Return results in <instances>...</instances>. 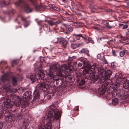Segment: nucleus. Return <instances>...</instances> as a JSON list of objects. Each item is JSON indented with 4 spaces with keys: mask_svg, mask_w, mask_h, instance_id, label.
<instances>
[{
    "mask_svg": "<svg viewBox=\"0 0 129 129\" xmlns=\"http://www.w3.org/2000/svg\"><path fill=\"white\" fill-rule=\"evenodd\" d=\"M54 10L58 11H60V9L58 8H57L56 7L54 8Z\"/></svg>",
    "mask_w": 129,
    "mask_h": 129,
    "instance_id": "nucleus-56",
    "label": "nucleus"
},
{
    "mask_svg": "<svg viewBox=\"0 0 129 129\" xmlns=\"http://www.w3.org/2000/svg\"><path fill=\"white\" fill-rule=\"evenodd\" d=\"M89 51L86 48H83L80 51V52L82 53H85L88 56H89Z\"/></svg>",
    "mask_w": 129,
    "mask_h": 129,
    "instance_id": "nucleus-26",
    "label": "nucleus"
},
{
    "mask_svg": "<svg viewBox=\"0 0 129 129\" xmlns=\"http://www.w3.org/2000/svg\"><path fill=\"white\" fill-rule=\"evenodd\" d=\"M96 70L98 71V74L100 75L104 76V75L105 72L104 69L102 67H96V66L95 67V68L94 71Z\"/></svg>",
    "mask_w": 129,
    "mask_h": 129,
    "instance_id": "nucleus-13",
    "label": "nucleus"
},
{
    "mask_svg": "<svg viewBox=\"0 0 129 129\" xmlns=\"http://www.w3.org/2000/svg\"><path fill=\"white\" fill-rule=\"evenodd\" d=\"M82 61H85L83 60L80 58L78 59V60L77 61H75L73 63L74 64V66H75L77 64V63H78V67H81L82 65V64H83V63L82 62Z\"/></svg>",
    "mask_w": 129,
    "mask_h": 129,
    "instance_id": "nucleus-17",
    "label": "nucleus"
},
{
    "mask_svg": "<svg viewBox=\"0 0 129 129\" xmlns=\"http://www.w3.org/2000/svg\"><path fill=\"white\" fill-rule=\"evenodd\" d=\"M31 91H27L23 95V97L25 99V100H29L31 98Z\"/></svg>",
    "mask_w": 129,
    "mask_h": 129,
    "instance_id": "nucleus-12",
    "label": "nucleus"
},
{
    "mask_svg": "<svg viewBox=\"0 0 129 129\" xmlns=\"http://www.w3.org/2000/svg\"><path fill=\"white\" fill-rule=\"evenodd\" d=\"M103 64H108V63L107 62V60L105 58H104L103 59Z\"/></svg>",
    "mask_w": 129,
    "mask_h": 129,
    "instance_id": "nucleus-48",
    "label": "nucleus"
},
{
    "mask_svg": "<svg viewBox=\"0 0 129 129\" xmlns=\"http://www.w3.org/2000/svg\"><path fill=\"white\" fill-rule=\"evenodd\" d=\"M101 77L100 80V82L101 83H103L106 80L108 79L106 78V77L105 76H102L101 75Z\"/></svg>",
    "mask_w": 129,
    "mask_h": 129,
    "instance_id": "nucleus-28",
    "label": "nucleus"
},
{
    "mask_svg": "<svg viewBox=\"0 0 129 129\" xmlns=\"http://www.w3.org/2000/svg\"><path fill=\"white\" fill-rule=\"evenodd\" d=\"M84 39L85 40L86 43H93L94 42L92 40V39L88 36H86L85 35Z\"/></svg>",
    "mask_w": 129,
    "mask_h": 129,
    "instance_id": "nucleus-20",
    "label": "nucleus"
},
{
    "mask_svg": "<svg viewBox=\"0 0 129 129\" xmlns=\"http://www.w3.org/2000/svg\"><path fill=\"white\" fill-rule=\"evenodd\" d=\"M3 123L2 122H0V129H1L3 127Z\"/></svg>",
    "mask_w": 129,
    "mask_h": 129,
    "instance_id": "nucleus-58",
    "label": "nucleus"
},
{
    "mask_svg": "<svg viewBox=\"0 0 129 129\" xmlns=\"http://www.w3.org/2000/svg\"><path fill=\"white\" fill-rule=\"evenodd\" d=\"M122 82L123 87L125 89H126L129 87V80L124 79Z\"/></svg>",
    "mask_w": 129,
    "mask_h": 129,
    "instance_id": "nucleus-16",
    "label": "nucleus"
},
{
    "mask_svg": "<svg viewBox=\"0 0 129 129\" xmlns=\"http://www.w3.org/2000/svg\"><path fill=\"white\" fill-rule=\"evenodd\" d=\"M40 61L42 62H44L45 60V58L42 57H40Z\"/></svg>",
    "mask_w": 129,
    "mask_h": 129,
    "instance_id": "nucleus-46",
    "label": "nucleus"
},
{
    "mask_svg": "<svg viewBox=\"0 0 129 129\" xmlns=\"http://www.w3.org/2000/svg\"><path fill=\"white\" fill-rule=\"evenodd\" d=\"M57 42H54V43L55 44L59 43L61 45L62 47L65 48L67 47V42L64 38H57Z\"/></svg>",
    "mask_w": 129,
    "mask_h": 129,
    "instance_id": "nucleus-9",
    "label": "nucleus"
},
{
    "mask_svg": "<svg viewBox=\"0 0 129 129\" xmlns=\"http://www.w3.org/2000/svg\"><path fill=\"white\" fill-rule=\"evenodd\" d=\"M29 120L28 119H25L24 120L22 124L26 127L29 124Z\"/></svg>",
    "mask_w": 129,
    "mask_h": 129,
    "instance_id": "nucleus-27",
    "label": "nucleus"
},
{
    "mask_svg": "<svg viewBox=\"0 0 129 129\" xmlns=\"http://www.w3.org/2000/svg\"><path fill=\"white\" fill-rule=\"evenodd\" d=\"M17 117L18 118L21 119L24 117V116L23 114V113L22 112H21L18 113Z\"/></svg>",
    "mask_w": 129,
    "mask_h": 129,
    "instance_id": "nucleus-31",
    "label": "nucleus"
},
{
    "mask_svg": "<svg viewBox=\"0 0 129 129\" xmlns=\"http://www.w3.org/2000/svg\"><path fill=\"white\" fill-rule=\"evenodd\" d=\"M34 100H38L39 97V93L38 91H34Z\"/></svg>",
    "mask_w": 129,
    "mask_h": 129,
    "instance_id": "nucleus-24",
    "label": "nucleus"
},
{
    "mask_svg": "<svg viewBox=\"0 0 129 129\" xmlns=\"http://www.w3.org/2000/svg\"><path fill=\"white\" fill-rule=\"evenodd\" d=\"M103 86L100 87L98 89V91L100 94H104L106 91V89L105 88H103Z\"/></svg>",
    "mask_w": 129,
    "mask_h": 129,
    "instance_id": "nucleus-22",
    "label": "nucleus"
},
{
    "mask_svg": "<svg viewBox=\"0 0 129 129\" xmlns=\"http://www.w3.org/2000/svg\"><path fill=\"white\" fill-rule=\"evenodd\" d=\"M78 23L77 22H74V25H76L77 24H78Z\"/></svg>",
    "mask_w": 129,
    "mask_h": 129,
    "instance_id": "nucleus-64",
    "label": "nucleus"
},
{
    "mask_svg": "<svg viewBox=\"0 0 129 129\" xmlns=\"http://www.w3.org/2000/svg\"><path fill=\"white\" fill-rule=\"evenodd\" d=\"M95 73L93 72L90 73L89 78L90 80H91L94 83L99 78V77L98 75H95Z\"/></svg>",
    "mask_w": 129,
    "mask_h": 129,
    "instance_id": "nucleus-10",
    "label": "nucleus"
},
{
    "mask_svg": "<svg viewBox=\"0 0 129 129\" xmlns=\"http://www.w3.org/2000/svg\"><path fill=\"white\" fill-rule=\"evenodd\" d=\"M104 24L105 25V27H106V26L108 25L109 24V23L106 21H104Z\"/></svg>",
    "mask_w": 129,
    "mask_h": 129,
    "instance_id": "nucleus-50",
    "label": "nucleus"
},
{
    "mask_svg": "<svg viewBox=\"0 0 129 129\" xmlns=\"http://www.w3.org/2000/svg\"><path fill=\"white\" fill-rule=\"evenodd\" d=\"M10 102L11 100L10 99H7L4 102V103L2 105V108L5 109L10 108L11 107L10 104Z\"/></svg>",
    "mask_w": 129,
    "mask_h": 129,
    "instance_id": "nucleus-11",
    "label": "nucleus"
},
{
    "mask_svg": "<svg viewBox=\"0 0 129 129\" xmlns=\"http://www.w3.org/2000/svg\"><path fill=\"white\" fill-rule=\"evenodd\" d=\"M50 7H51L53 9H54V8L56 7L54 5H51V6H50Z\"/></svg>",
    "mask_w": 129,
    "mask_h": 129,
    "instance_id": "nucleus-61",
    "label": "nucleus"
},
{
    "mask_svg": "<svg viewBox=\"0 0 129 129\" xmlns=\"http://www.w3.org/2000/svg\"><path fill=\"white\" fill-rule=\"evenodd\" d=\"M13 93H15L17 91V90L15 88L11 89L10 88L8 90Z\"/></svg>",
    "mask_w": 129,
    "mask_h": 129,
    "instance_id": "nucleus-41",
    "label": "nucleus"
},
{
    "mask_svg": "<svg viewBox=\"0 0 129 129\" xmlns=\"http://www.w3.org/2000/svg\"><path fill=\"white\" fill-rule=\"evenodd\" d=\"M114 27V26H111L109 25V24L106 26V27L108 29H111Z\"/></svg>",
    "mask_w": 129,
    "mask_h": 129,
    "instance_id": "nucleus-45",
    "label": "nucleus"
},
{
    "mask_svg": "<svg viewBox=\"0 0 129 129\" xmlns=\"http://www.w3.org/2000/svg\"><path fill=\"white\" fill-rule=\"evenodd\" d=\"M2 86H4V88L6 90H8L10 88L11 86V85L10 83H8L6 84L5 86H4L3 85Z\"/></svg>",
    "mask_w": 129,
    "mask_h": 129,
    "instance_id": "nucleus-30",
    "label": "nucleus"
},
{
    "mask_svg": "<svg viewBox=\"0 0 129 129\" xmlns=\"http://www.w3.org/2000/svg\"><path fill=\"white\" fill-rule=\"evenodd\" d=\"M47 22H48V24L51 26L53 25L56 26L57 24H59L60 23V21H59L54 22L52 20H47Z\"/></svg>",
    "mask_w": 129,
    "mask_h": 129,
    "instance_id": "nucleus-19",
    "label": "nucleus"
},
{
    "mask_svg": "<svg viewBox=\"0 0 129 129\" xmlns=\"http://www.w3.org/2000/svg\"><path fill=\"white\" fill-rule=\"evenodd\" d=\"M89 8L90 9V11L91 13L95 12L94 11L92 10V9H94V10H96V8H95L94 6L92 5H89Z\"/></svg>",
    "mask_w": 129,
    "mask_h": 129,
    "instance_id": "nucleus-36",
    "label": "nucleus"
},
{
    "mask_svg": "<svg viewBox=\"0 0 129 129\" xmlns=\"http://www.w3.org/2000/svg\"><path fill=\"white\" fill-rule=\"evenodd\" d=\"M26 127L24 126H23L22 127L21 126H20L18 129H25L26 128Z\"/></svg>",
    "mask_w": 129,
    "mask_h": 129,
    "instance_id": "nucleus-52",
    "label": "nucleus"
},
{
    "mask_svg": "<svg viewBox=\"0 0 129 129\" xmlns=\"http://www.w3.org/2000/svg\"><path fill=\"white\" fill-rule=\"evenodd\" d=\"M35 7V8L37 10H40L42 7L38 5L37 4V1L36 0H30Z\"/></svg>",
    "mask_w": 129,
    "mask_h": 129,
    "instance_id": "nucleus-15",
    "label": "nucleus"
},
{
    "mask_svg": "<svg viewBox=\"0 0 129 129\" xmlns=\"http://www.w3.org/2000/svg\"><path fill=\"white\" fill-rule=\"evenodd\" d=\"M12 117L11 115L7 116L5 117V120L6 121L10 122L13 120Z\"/></svg>",
    "mask_w": 129,
    "mask_h": 129,
    "instance_id": "nucleus-29",
    "label": "nucleus"
},
{
    "mask_svg": "<svg viewBox=\"0 0 129 129\" xmlns=\"http://www.w3.org/2000/svg\"><path fill=\"white\" fill-rule=\"evenodd\" d=\"M127 51L126 50H124L120 51L119 53L121 57L123 56L125 53H127Z\"/></svg>",
    "mask_w": 129,
    "mask_h": 129,
    "instance_id": "nucleus-33",
    "label": "nucleus"
},
{
    "mask_svg": "<svg viewBox=\"0 0 129 129\" xmlns=\"http://www.w3.org/2000/svg\"><path fill=\"white\" fill-rule=\"evenodd\" d=\"M112 73V72L110 70H108L106 72H105L104 76H105L106 77V78L108 79L111 75Z\"/></svg>",
    "mask_w": 129,
    "mask_h": 129,
    "instance_id": "nucleus-18",
    "label": "nucleus"
},
{
    "mask_svg": "<svg viewBox=\"0 0 129 129\" xmlns=\"http://www.w3.org/2000/svg\"><path fill=\"white\" fill-rule=\"evenodd\" d=\"M73 19H69L68 20V21L69 22H72L73 21Z\"/></svg>",
    "mask_w": 129,
    "mask_h": 129,
    "instance_id": "nucleus-62",
    "label": "nucleus"
},
{
    "mask_svg": "<svg viewBox=\"0 0 129 129\" xmlns=\"http://www.w3.org/2000/svg\"><path fill=\"white\" fill-rule=\"evenodd\" d=\"M107 39L108 38L107 37H103L99 38V39H100V40H101L102 41L103 40L105 39Z\"/></svg>",
    "mask_w": 129,
    "mask_h": 129,
    "instance_id": "nucleus-53",
    "label": "nucleus"
},
{
    "mask_svg": "<svg viewBox=\"0 0 129 129\" xmlns=\"http://www.w3.org/2000/svg\"><path fill=\"white\" fill-rule=\"evenodd\" d=\"M78 47L82 46L84 45L83 43H79L77 44Z\"/></svg>",
    "mask_w": 129,
    "mask_h": 129,
    "instance_id": "nucleus-43",
    "label": "nucleus"
},
{
    "mask_svg": "<svg viewBox=\"0 0 129 129\" xmlns=\"http://www.w3.org/2000/svg\"><path fill=\"white\" fill-rule=\"evenodd\" d=\"M75 58V57L74 56H69L68 60L69 61H72Z\"/></svg>",
    "mask_w": 129,
    "mask_h": 129,
    "instance_id": "nucleus-42",
    "label": "nucleus"
},
{
    "mask_svg": "<svg viewBox=\"0 0 129 129\" xmlns=\"http://www.w3.org/2000/svg\"><path fill=\"white\" fill-rule=\"evenodd\" d=\"M29 25V23L28 22H26L25 24L24 25V27H27Z\"/></svg>",
    "mask_w": 129,
    "mask_h": 129,
    "instance_id": "nucleus-51",
    "label": "nucleus"
},
{
    "mask_svg": "<svg viewBox=\"0 0 129 129\" xmlns=\"http://www.w3.org/2000/svg\"><path fill=\"white\" fill-rule=\"evenodd\" d=\"M127 98V96H123H123L122 95L120 96V98L123 100H124L126 99Z\"/></svg>",
    "mask_w": 129,
    "mask_h": 129,
    "instance_id": "nucleus-54",
    "label": "nucleus"
},
{
    "mask_svg": "<svg viewBox=\"0 0 129 129\" xmlns=\"http://www.w3.org/2000/svg\"><path fill=\"white\" fill-rule=\"evenodd\" d=\"M73 35L75 36V38L78 40H80L81 38V39H84V35H83L81 34H74Z\"/></svg>",
    "mask_w": 129,
    "mask_h": 129,
    "instance_id": "nucleus-21",
    "label": "nucleus"
},
{
    "mask_svg": "<svg viewBox=\"0 0 129 129\" xmlns=\"http://www.w3.org/2000/svg\"><path fill=\"white\" fill-rule=\"evenodd\" d=\"M17 81L15 77H13L12 78V83L14 86L17 84Z\"/></svg>",
    "mask_w": 129,
    "mask_h": 129,
    "instance_id": "nucleus-35",
    "label": "nucleus"
},
{
    "mask_svg": "<svg viewBox=\"0 0 129 129\" xmlns=\"http://www.w3.org/2000/svg\"><path fill=\"white\" fill-rule=\"evenodd\" d=\"M21 4L24 8L25 11L27 13L30 12L32 11V9L30 8L27 4L23 0H19L18 2L15 3L17 6H19Z\"/></svg>",
    "mask_w": 129,
    "mask_h": 129,
    "instance_id": "nucleus-6",
    "label": "nucleus"
},
{
    "mask_svg": "<svg viewBox=\"0 0 129 129\" xmlns=\"http://www.w3.org/2000/svg\"><path fill=\"white\" fill-rule=\"evenodd\" d=\"M128 27V26L127 24H124L122 28L123 29H124L127 28Z\"/></svg>",
    "mask_w": 129,
    "mask_h": 129,
    "instance_id": "nucleus-49",
    "label": "nucleus"
},
{
    "mask_svg": "<svg viewBox=\"0 0 129 129\" xmlns=\"http://www.w3.org/2000/svg\"><path fill=\"white\" fill-rule=\"evenodd\" d=\"M39 70V74L33 75H28L27 77L30 79L33 82L37 81L39 78H41V79L43 80L45 76V74L44 71L40 70Z\"/></svg>",
    "mask_w": 129,
    "mask_h": 129,
    "instance_id": "nucleus-4",
    "label": "nucleus"
},
{
    "mask_svg": "<svg viewBox=\"0 0 129 129\" xmlns=\"http://www.w3.org/2000/svg\"><path fill=\"white\" fill-rule=\"evenodd\" d=\"M71 48L73 49H75L78 47L77 44H72L71 45Z\"/></svg>",
    "mask_w": 129,
    "mask_h": 129,
    "instance_id": "nucleus-40",
    "label": "nucleus"
},
{
    "mask_svg": "<svg viewBox=\"0 0 129 129\" xmlns=\"http://www.w3.org/2000/svg\"><path fill=\"white\" fill-rule=\"evenodd\" d=\"M3 111H0V118L2 115L3 114Z\"/></svg>",
    "mask_w": 129,
    "mask_h": 129,
    "instance_id": "nucleus-59",
    "label": "nucleus"
},
{
    "mask_svg": "<svg viewBox=\"0 0 129 129\" xmlns=\"http://www.w3.org/2000/svg\"><path fill=\"white\" fill-rule=\"evenodd\" d=\"M38 129H44L42 125L39 126L38 128Z\"/></svg>",
    "mask_w": 129,
    "mask_h": 129,
    "instance_id": "nucleus-55",
    "label": "nucleus"
},
{
    "mask_svg": "<svg viewBox=\"0 0 129 129\" xmlns=\"http://www.w3.org/2000/svg\"><path fill=\"white\" fill-rule=\"evenodd\" d=\"M94 28V29L97 30L98 31L100 32L102 31V29L98 27L95 26Z\"/></svg>",
    "mask_w": 129,
    "mask_h": 129,
    "instance_id": "nucleus-44",
    "label": "nucleus"
},
{
    "mask_svg": "<svg viewBox=\"0 0 129 129\" xmlns=\"http://www.w3.org/2000/svg\"><path fill=\"white\" fill-rule=\"evenodd\" d=\"M68 66L66 64L61 65L60 68L61 71L63 75V73H64L63 75L66 78H69L70 80H71V78L70 77V76L69 75V72H67L66 71L68 70Z\"/></svg>",
    "mask_w": 129,
    "mask_h": 129,
    "instance_id": "nucleus-7",
    "label": "nucleus"
},
{
    "mask_svg": "<svg viewBox=\"0 0 129 129\" xmlns=\"http://www.w3.org/2000/svg\"><path fill=\"white\" fill-rule=\"evenodd\" d=\"M111 65L112 67L114 68H115V66L114 65V62H112L111 63Z\"/></svg>",
    "mask_w": 129,
    "mask_h": 129,
    "instance_id": "nucleus-57",
    "label": "nucleus"
},
{
    "mask_svg": "<svg viewBox=\"0 0 129 129\" xmlns=\"http://www.w3.org/2000/svg\"><path fill=\"white\" fill-rule=\"evenodd\" d=\"M63 25L65 27L66 29L67 30H68L70 32H71L73 30V27L69 25L66 24H63Z\"/></svg>",
    "mask_w": 129,
    "mask_h": 129,
    "instance_id": "nucleus-25",
    "label": "nucleus"
},
{
    "mask_svg": "<svg viewBox=\"0 0 129 129\" xmlns=\"http://www.w3.org/2000/svg\"><path fill=\"white\" fill-rule=\"evenodd\" d=\"M49 71L50 72H52V73L56 72V74L59 76H61L62 75L59 65L58 64H54L51 66L50 69L47 72V73L49 72Z\"/></svg>",
    "mask_w": 129,
    "mask_h": 129,
    "instance_id": "nucleus-5",
    "label": "nucleus"
},
{
    "mask_svg": "<svg viewBox=\"0 0 129 129\" xmlns=\"http://www.w3.org/2000/svg\"><path fill=\"white\" fill-rule=\"evenodd\" d=\"M113 93L111 92L109 93H108L107 94H106V96L107 98L108 99H110L112 98L113 96Z\"/></svg>",
    "mask_w": 129,
    "mask_h": 129,
    "instance_id": "nucleus-34",
    "label": "nucleus"
},
{
    "mask_svg": "<svg viewBox=\"0 0 129 129\" xmlns=\"http://www.w3.org/2000/svg\"><path fill=\"white\" fill-rule=\"evenodd\" d=\"M112 53L113 54V55H115V51L114 50H113L112 51Z\"/></svg>",
    "mask_w": 129,
    "mask_h": 129,
    "instance_id": "nucleus-60",
    "label": "nucleus"
},
{
    "mask_svg": "<svg viewBox=\"0 0 129 129\" xmlns=\"http://www.w3.org/2000/svg\"><path fill=\"white\" fill-rule=\"evenodd\" d=\"M124 79L125 78L123 77L122 74L120 73L117 76V78L115 80V83L119 84L121 81L124 80Z\"/></svg>",
    "mask_w": 129,
    "mask_h": 129,
    "instance_id": "nucleus-14",
    "label": "nucleus"
},
{
    "mask_svg": "<svg viewBox=\"0 0 129 129\" xmlns=\"http://www.w3.org/2000/svg\"><path fill=\"white\" fill-rule=\"evenodd\" d=\"M48 110L47 118L45 119L44 117L42 118V122L45 129H51L52 125L51 122L56 121L61 116L59 110L53 106H50Z\"/></svg>",
    "mask_w": 129,
    "mask_h": 129,
    "instance_id": "nucleus-1",
    "label": "nucleus"
},
{
    "mask_svg": "<svg viewBox=\"0 0 129 129\" xmlns=\"http://www.w3.org/2000/svg\"><path fill=\"white\" fill-rule=\"evenodd\" d=\"M124 24H121H121H119V26H123V25H124Z\"/></svg>",
    "mask_w": 129,
    "mask_h": 129,
    "instance_id": "nucleus-63",
    "label": "nucleus"
},
{
    "mask_svg": "<svg viewBox=\"0 0 129 129\" xmlns=\"http://www.w3.org/2000/svg\"><path fill=\"white\" fill-rule=\"evenodd\" d=\"M12 99L16 107H18L21 104V99L18 96L15 94L12 95L10 98Z\"/></svg>",
    "mask_w": 129,
    "mask_h": 129,
    "instance_id": "nucleus-8",
    "label": "nucleus"
},
{
    "mask_svg": "<svg viewBox=\"0 0 129 129\" xmlns=\"http://www.w3.org/2000/svg\"><path fill=\"white\" fill-rule=\"evenodd\" d=\"M21 19L23 21L25 22H27V18L26 17H21Z\"/></svg>",
    "mask_w": 129,
    "mask_h": 129,
    "instance_id": "nucleus-47",
    "label": "nucleus"
},
{
    "mask_svg": "<svg viewBox=\"0 0 129 129\" xmlns=\"http://www.w3.org/2000/svg\"><path fill=\"white\" fill-rule=\"evenodd\" d=\"M9 77V74L8 73L4 74L2 77V81L4 83L7 80Z\"/></svg>",
    "mask_w": 129,
    "mask_h": 129,
    "instance_id": "nucleus-23",
    "label": "nucleus"
},
{
    "mask_svg": "<svg viewBox=\"0 0 129 129\" xmlns=\"http://www.w3.org/2000/svg\"><path fill=\"white\" fill-rule=\"evenodd\" d=\"M85 81L84 79H82L79 83V86H81L84 85L85 83Z\"/></svg>",
    "mask_w": 129,
    "mask_h": 129,
    "instance_id": "nucleus-38",
    "label": "nucleus"
},
{
    "mask_svg": "<svg viewBox=\"0 0 129 129\" xmlns=\"http://www.w3.org/2000/svg\"><path fill=\"white\" fill-rule=\"evenodd\" d=\"M19 60L16 59L12 61L11 62V65L12 67H13L15 65H16L19 62Z\"/></svg>",
    "mask_w": 129,
    "mask_h": 129,
    "instance_id": "nucleus-32",
    "label": "nucleus"
},
{
    "mask_svg": "<svg viewBox=\"0 0 129 129\" xmlns=\"http://www.w3.org/2000/svg\"><path fill=\"white\" fill-rule=\"evenodd\" d=\"M82 62L83 63L82 68H85L83 71V74H85L88 73L90 74V71L92 72L94 71L95 67L96 65V63H94L93 65L91 66L86 61H82Z\"/></svg>",
    "mask_w": 129,
    "mask_h": 129,
    "instance_id": "nucleus-3",
    "label": "nucleus"
},
{
    "mask_svg": "<svg viewBox=\"0 0 129 129\" xmlns=\"http://www.w3.org/2000/svg\"><path fill=\"white\" fill-rule=\"evenodd\" d=\"M26 90V88H22V87L20 88H19L18 90V91L19 92L21 93L24 92Z\"/></svg>",
    "mask_w": 129,
    "mask_h": 129,
    "instance_id": "nucleus-39",
    "label": "nucleus"
},
{
    "mask_svg": "<svg viewBox=\"0 0 129 129\" xmlns=\"http://www.w3.org/2000/svg\"><path fill=\"white\" fill-rule=\"evenodd\" d=\"M118 99L117 98H115L112 100V102L113 104L115 105L118 103Z\"/></svg>",
    "mask_w": 129,
    "mask_h": 129,
    "instance_id": "nucleus-37",
    "label": "nucleus"
},
{
    "mask_svg": "<svg viewBox=\"0 0 129 129\" xmlns=\"http://www.w3.org/2000/svg\"><path fill=\"white\" fill-rule=\"evenodd\" d=\"M47 77L46 78V82H44L41 83L38 85L37 86V88L40 89L42 90L44 92H45L49 89L50 85L48 83L53 84L55 85V84L57 86L61 85L62 83V80L61 78H59V76L61 77L57 74V75L53 76V74L52 72L47 73Z\"/></svg>",
    "mask_w": 129,
    "mask_h": 129,
    "instance_id": "nucleus-2",
    "label": "nucleus"
}]
</instances>
